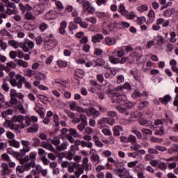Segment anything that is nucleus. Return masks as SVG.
I'll list each match as a JSON object with an SVG mask.
<instances>
[{
	"mask_svg": "<svg viewBox=\"0 0 178 178\" xmlns=\"http://www.w3.org/2000/svg\"><path fill=\"white\" fill-rule=\"evenodd\" d=\"M24 74L25 76H26L27 77H33V76H35V70H32L31 69H29V70H26L25 72H24Z\"/></svg>",
	"mask_w": 178,
	"mask_h": 178,
	"instance_id": "a19ab883",
	"label": "nucleus"
},
{
	"mask_svg": "<svg viewBox=\"0 0 178 178\" xmlns=\"http://www.w3.org/2000/svg\"><path fill=\"white\" fill-rule=\"evenodd\" d=\"M96 16H97L99 19H102L104 20H106V19L109 17L108 13L99 11L96 12Z\"/></svg>",
	"mask_w": 178,
	"mask_h": 178,
	"instance_id": "b1692460",
	"label": "nucleus"
},
{
	"mask_svg": "<svg viewBox=\"0 0 178 178\" xmlns=\"http://www.w3.org/2000/svg\"><path fill=\"white\" fill-rule=\"evenodd\" d=\"M83 10L86 12H88V13H90V15H92L94 12H95V10L92 6H91V3H90L88 1H85L82 5Z\"/></svg>",
	"mask_w": 178,
	"mask_h": 178,
	"instance_id": "1a4fd4ad",
	"label": "nucleus"
},
{
	"mask_svg": "<svg viewBox=\"0 0 178 178\" xmlns=\"http://www.w3.org/2000/svg\"><path fill=\"white\" fill-rule=\"evenodd\" d=\"M44 41L45 42L44 48H46L47 51L54 49V48H56V45H58V40L54 39V35L52 34H50L49 36L46 37L44 39Z\"/></svg>",
	"mask_w": 178,
	"mask_h": 178,
	"instance_id": "7ed1b4c3",
	"label": "nucleus"
},
{
	"mask_svg": "<svg viewBox=\"0 0 178 178\" xmlns=\"http://www.w3.org/2000/svg\"><path fill=\"white\" fill-rule=\"evenodd\" d=\"M1 88L5 91V92H8L10 90L9 84L6 82H3L1 85Z\"/></svg>",
	"mask_w": 178,
	"mask_h": 178,
	"instance_id": "69168bd1",
	"label": "nucleus"
},
{
	"mask_svg": "<svg viewBox=\"0 0 178 178\" xmlns=\"http://www.w3.org/2000/svg\"><path fill=\"white\" fill-rule=\"evenodd\" d=\"M56 6H57V9L58 10V13L60 15V16H65L66 12H61L64 9L63 4H62V2L59 1H56Z\"/></svg>",
	"mask_w": 178,
	"mask_h": 178,
	"instance_id": "2eb2a0df",
	"label": "nucleus"
},
{
	"mask_svg": "<svg viewBox=\"0 0 178 178\" xmlns=\"http://www.w3.org/2000/svg\"><path fill=\"white\" fill-rule=\"evenodd\" d=\"M31 146L32 147H38V145H40V144L41 143V140H40V139L38 138H33L31 139Z\"/></svg>",
	"mask_w": 178,
	"mask_h": 178,
	"instance_id": "37998d69",
	"label": "nucleus"
},
{
	"mask_svg": "<svg viewBox=\"0 0 178 178\" xmlns=\"http://www.w3.org/2000/svg\"><path fill=\"white\" fill-rule=\"evenodd\" d=\"M35 79H38V80H45L47 79V75L45 74L39 72L38 74H35Z\"/></svg>",
	"mask_w": 178,
	"mask_h": 178,
	"instance_id": "680f3d73",
	"label": "nucleus"
},
{
	"mask_svg": "<svg viewBox=\"0 0 178 178\" xmlns=\"http://www.w3.org/2000/svg\"><path fill=\"white\" fill-rule=\"evenodd\" d=\"M168 154H173L174 152H178V145L176 144L172 145L171 147L168 149Z\"/></svg>",
	"mask_w": 178,
	"mask_h": 178,
	"instance_id": "58836bf2",
	"label": "nucleus"
},
{
	"mask_svg": "<svg viewBox=\"0 0 178 178\" xmlns=\"http://www.w3.org/2000/svg\"><path fill=\"white\" fill-rule=\"evenodd\" d=\"M147 16L149 17V20H150V23H152V22L155 20V11H154V10H150Z\"/></svg>",
	"mask_w": 178,
	"mask_h": 178,
	"instance_id": "c03bdc74",
	"label": "nucleus"
},
{
	"mask_svg": "<svg viewBox=\"0 0 178 178\" xmlns=\"http://www.w3.org/2000/svg\"><path fill=\"white\" fill-rule=\"evenodd\" d=\"M113 99L116 100L117 102H123V101H126L127 99V97L125 95H114L113 96Z\"/></svg>",
	"mask_w": 178,
	"mask_h": 178,
	"instance_id": "412c9836",
	"label": "nucleus"
},
{
	"mask_svg": "<svg viewBox=\"0 0 178 178\" xmlns=\"http://www.w3.org/2000/svg\"><path fill=\"white\" fill-rule=\"evenodd\" d=\"M2 176H7L12 173V170L9 169V165L6 163H1Z\"/></svg>",
	"mask_w": 178,
	"mask_h": 178,
	"instance_id": "9d476101",
	"label": "nucleus"
},
{
	"mask_svg": "<svg viewBox=\"0 0 178 178\" xmlns=\"http://www.w3.org/2000/svg\"><path fill=\"white\" fill-rule=\"evenodd\" d=\"M116 38H115L106 37L104 38V42L106 45H108V47L116 45Z\"/></svg>",
	"mask_w": 178,
	"mask_h": 178,
	"instance_id": "f8f14e48",
	"label": "nucleus"
},
{
	"mask_svg": "<svg viewBox=\"0 0 178 178\" xmlns=\"http://www.w3.org/2000/svg\"><path fill=\"white\" fill-rule=\"evenodd\" d=\"M88 112L90 114V115L88 116H93V118H98V116H100L101 113L98 111L95 108H89L87 109Z\"/></svg>",
	"mask_w": 178,
	"mask_h": 178,
	"instance_id": "6ab92c4d",
	"label": "nucleus"
},
{
	"mask_svg": "<svg viewBox=\"0 0 178 178\" xmlns=\"http://www.w3.org/2000/svg\"><path fill=\"white\" fill-rule=\"evenodd\" d=\"M44 17L45 20H54V19L56 17V15H55V11L54 10L48 11L44 14Z\"/></svg>",
	"mask_w": 178,
	"mask_h": 178,
	"instance_id": "4468645a",
	"label": "nucleus"
},
{
	"mask_svg": "<svg viewBox=\"0 0 178 178\" xmlns=\"http://www.w3.org/2000/svg\"><path fill=\"white\" fill-rule=\"evenodd\" d=\"M107 95H109V97H112L113 99V97H115V95H118L116 90L114 89H108V91L106 92Z\"/></svg>",
	"mask_w": 178,
	"mask_h": 178,
	"instance_id": "5fc2aeb1",
	"label": "nucleus"
},
{
	"mask_svg": "<svg viewBox=\"0 0 178 178\" xmlns=\"http://www.w3.org/2000/svg\"><path fill=\"white\" fill-rule=\"evenodd\" d=\"M56 149L60 152L62 151H65V149H67V143H61L60 145L56 147Z\"/></svg>",
	"mask_w": 178,
	"mask_h": 178,
	"instance_id": "f704fd0d",
	"label": "nucleus"
},
{
	"mask_svg": "<svg viewBox=\"0 0 178 178\" xmlns=\"http://www.w3.org/2000/svg\"><path fill=\"white\" fill-rule=\"evenodd\" d=\"M19 47L22 48V49L24 51V52H29V47H27V42H19Z\"/></svg>",
	"mask_w": 178,
	"mask_h": 178,
	"instance_id": "de8ad7c7",
	"label": "nucleus"
},
{
	"mask_svg": "<svg viewBox=\"0 0 178 178\" xmlns=\"http://www.w3.org/2000/svg\"><path fill=\"white\" fill-rule=\"evenodd\" d=\"M141 95H145V97H148V93L147 92H144L143 94L141 95L138 90H135V92L132 93V98H137L138 97H141Z\"/></svg>",
	"mask_w": 178,
	"mask_h": 178,
	"instance_id": "ea45409f",
	"label": "nucleus"
},
{
	"mask_svg": "<svg viewBox=\"0 0 178 178\" xmlns=\"http://www.w3.org/2000/svg\"><path fill=\"white\" fill-rule=\"evenodd\" d=\"M0 34L3 37L7 36V37H9L10 38H12V37H13V35H12V34L9 33V31H8V30H6V29H1L0 31Z\"/></svg>",
	"mask_w": 178,
	"mask_h": 178,
	"instance_id": "e433bc0d",
	"label": "nucleus"
},
{
	"mask_svg": "<svg viewBox=\"0 0 178 178\" xmlns=\"http://www.w3.org/2000/svg\"><path fill=\"white\" fill-rule=\"evenodd\" d=\"M113 130L114 136H120V131H123V127L121 126H115Z\"/></svg>",
	"mask_w": 178,
	"mask_h": 178,
	"instance_id": "c85d7f7f",
	"label": "nucleus"
},
{
	"mask_svg": "<svg viewBox=\"0 0 178 178\" xmlns=\"http://www.w3.org/2000/svg\"><path fill=\"white\" fill-rule=\"evenodd\" d=\"M109 166H111L109 163H107L105 165H99L96 167V172H97V173H99L101 170H104V169L106 170H108V169H109Z\"/></svg>",
	"mask_w": 178,
	"mask_h": 178,
	"instance_id": "cd10ccee",
	"label": "nucleus"
},
{
	"mask_svg": "<svg viewBox=\"0 0 178 178\" xmlns=\"http://www.w3.org/2000/svg\"><path fill=\"white\" fill-rule=\"evenodd\" d=\"M47 143H51L53 144V145L58 146L59 144H60V139L58 137H54V139L48 138Z\"/></svg>",
	"mask_w": 178,
	"mask_h": 178,
	"instance_id": "bb28decb",
	"label": "nucleus"
},
{
	"mask_svg": "<svg viewBox=\"0 0 178 178\" xmlns=\"http://www.w3.org/2000/svg\"><path fill=\"white\" fill-rule=\"evenodd\" d=\"M131 51H133V47L131 46L117 47L114 51H111V56L108 57V60H110L111 63L123 65V63L127 62V57L123 56H124V54L131 52Z\"/></svg>",
	"mask_w": 178,
	"mask_h": 178,
	"instance_id": "f257e3e1",
	"label": "nucleus"
},
{
	"mask_svg": "<svg viewBox=\"0 0 178 178\" xmlns=\"http://www.w3.org/2000/svg\"><path fill=\"white\" fill-rule=\"evenodd\" d=\"M92 143L91 142H86L84 140H81V147H82V148L84 147H87V148H90V149H92Z\"/></svg>",
	"mask_w": 178,
	"mask_h": 178,
	"instance_id": "2f4dec72",
	"label": "nucleus"
},
{
	"mask_svg": "<svg viewBox=\"0 0 178 178\" xmlns=\"http://www.w3.org/2000/svg\"><path fill=\"white\" fill-rule=\"evenodd\" d=\"M15 170H16L17 175V173H19V175H22L24 172V168L22 165H17L16 167Z\"/></svg>",
	"mask_w": 178,
	"mask_h": 178,
	"instance_id": "0e129e2a",
	"label": "nucleus"
},
{
	"mask_svg": "<svg viewBox=\"0 0 178 178\" xmlns=\"http://www.w3.org/2000/svg\"><path fill=\"white\" fill-rule=\"evenodd\" d=\"M118 12L122 15V16H124L127 12V10H126V7L124 6V4L120 3L118 8Z\"/></svg>",
	"mask_w": 178,
	"mask_h": 178,
	"instance_id": "473e14b6",
	"label": "nucleus"
},
{
	"mask_svg": "<svg viewBox=\"0 0 178 178\" xmlns=\"http://www.w3.org/2000/svg\"><path fill=\"white\" fill-rule=\"evenodd\" d=\"M40 106H41V104H37L34 108V111H35V112L40 115V118H44V116H45V113H44V111L40 108Z\"/></svg>",
	"mask_w": 178,
	"mask_h": 178,
	"instance_id": "393cba45",
	"label": "nucleus"
},
{
	"mask_svg": "<svg viewBox=\"0 0 178 178\" xmlns=\"http://www.w3.org/2000/svg\"><path fill=\"white\" fill-rule=\"evenodd\" d=\"M69 106L71 109V111H76L77 109V103L76 102H69Z\"/></svg>",
	"mask_w": 178,
	"mask_h": 178,
	"instance_id": "13d9d810",
	"label": "nucleus"
},
{
	"mask_svg": "<svg viewBox=\"0 0 178 178\" xmlns=\"http://www.w3.org/2000/svg\"><path fill=\"white\" fill-rule=\"evenodd\" d=\"M70 33L71 34H73V30H77V29H79V26H77V24H74V22H70Z\"/></svg>",
	"mask_w": 178,
	"mask_h": 178,
	"instance_id": "8fccbe9b",
	"label": "nucleus"
},
{
	"mask_svg": "<svg viewBox=\"0 0 178 178\" xmlns=\"http://www.w3.org/2000/svg\"><path fill=\"white\" fill-rule=\"evenodd\" d=\"M21 144L23 147V149H21V155H22V156H26V154L31 151V147L30 146L31 145V143L29 140H22Z\"/></svg>",
	"mask_w": 178,
	"mask_h": 178,
	"instance_id": "39448f33",
	"label": "nucleus"
},
{
	"mask_svg": "<svg viewBox=\"0 0 178 178\" xmlns=\"http://www.w3.org/2000/svg\"><path fill=\"white\" fill-rule=\"evenodd\" d=\"M24 17L25 20H34L35 19V16H34V15H33V13H31L30 11H27L24 14Z\"/></svg>",
	"mask_w": 178,
	"mask_h": 178,
	"instance_id": "c756f323",
	"label": "nucleus"
},
{
	"mask_svg": "<svg viewBox=\"0 0 178 178\" xmlns=\"http://www.w3.org/2000/svg\"><path fill=\"white\" fill-rule=\"evenodd\" d=\"M75 154H76V151L74 150V145H71L70 149L67 153V159L69 161H72V159H73V156H74Z\"/></svg>",
	"mask_w": 178,
	"mask_h": 178,
	"instance_id": "a211bd4d",
	"label": "nucleus"
},
{
	"mask_svg": "<svg viewBox=\"0 0 178 178\" xmlns=\"http://www.w3.org/2000/svg\"><path fill=\"white\" fill-rule=\"evenodd\" d=\"M40 126L38 124H35L27 129L28 133H35L36 131H38Z\"/></svg>",
	"mask_w": 178,
	"mask_h": 178,
	"instance_id": "7c9ffc66",
	"label": "nucleus"
},
{
	"mask_svg": "<svg viewBox=\"0 0 178 178\" xmlns=\"http://www.w3.org/2000/svg\"><path fill=\"white\" fill-rule=\"evenodd\" d=\"M116 173L120 178H128L130 176L129 170L126 168H118L116 170Z\"/></svg>",
	"mask_w": 178,
	"mask_h": 178,
	"instance_id": "6e6552de",
	"label": "nucleus"
},
{
	"mask_svg": "<svg viewBox=\"0 0 178 178\" xmlns=\"http://www.w3.org/2000/svg\"><path fill=\"white\" fill-rule=\"evenodd\" d=\"M67 27V22L66 21H62L60 24L59 33L60 34H65L66 33V29Z\"/></svg>",
	"mask_w": 178,
	"mask_h": 178,
	"instance_id": "aec40b11",
	"label": "nucleus"
},
{
	"mask_svg": "<svg viewBox=\"0 0 178 178\" xmlns=\"http://www.w3.org/2000/svg\"><path fill=\"white\" fill-rule=\"evenodd\" d=\"M108 28L110 31H115V30H118V22L115 21L111 22L108 25Z\"/></svg>",
	"mask_w": 178,
	"mask_h": 178,
	"instance_id": "4c0bfd02",
	"label": "nucleus"
},
{
	"mask_svg": "<svg viewBox=\"0 0 178 178\" xmlns=\"http://www.w3.org/2000/svg\"><path fill=\"white\" fill-rule=\"evenodd\" d=\"M3 126H4V127H9V129H10V130H15L16 131H17V124H13L10 121H6L3 123Z\"/></svg>",
	"mask_w": 178,
	"mask_h": 178,
	"instance_id": "dca6fc26",
	"label": "nucleus"
},
{
	"mask_svg": "<svg viewBox=\"0 0 178 178\" xmlns=\"http://www.w3.org/2000/svg\"><path fill=\"white\" fill-rule=\"evenodd\" d=\"M139 124L140 126H144L145 127H148L151 122L147 120H139Z\"/></svg>",
	"mask_w": 178,
	"mask_h": 178,
	"instance_id": "603ef678",
	"label": "nucleus"
},
{
	"mask_svg": "<svg viewBox=\"0 0 178 178\" xmlns=\"http://www.w3.org/2000/svg\"><path fill=\"white\" fill-rule=\"evenodd\" d=\"M45 10V8H44L41 4H37L33 8V13L36 16H38V15H41Z\"/></svg>",
	"mask_w": 178,
	"mask_h": 178,
	"instance_id": "9b49d317",
	"label": "nucleus"
},
{
	"mask_svg": "<svg viewBox=\"0 0 178 178\" xmlns=\"http://www.w3.org/2000/svg\"><path fill=\"white\" fill-rule=\"evenodd\" d=\"M12 113H13V110L8 108L6 111H4L1 113V117L5 118H6V116H8L9 115H12Z\"/></svg>",
	"mask_w": 178,
	"mask_h": 178,
	"instance_id": "4d7b16f0",
	"label": "nucleus"
},
{
	"mask_svg": "<svg viewBox=\"0 0 178 178\" xmlns=\"http://www.w3.org/2000/svg\"><path fill=\"white\" fill-rule=\"evenodd\" d=\"M8 44L10 47H13L15 49H17V48H19V43H17V42H16L15 40L8 41Z\"/></svg>",
	"mask_w": 178,
	"mask_h": 178,
	"instance_id": "bf43d9fd",
	"label": "nucleus"
},
{
	"mask_svg": "<svg viewBox=\"0 0 178 178\" xmlns=\"http://www.w3.org/2000/svg\"><path fill=\"white\" fill-rule=\"evenodd\" d=\"M141 131L143 134H146V136H152V131L151 129H148L147 128H143Z\"/></svg>",
	"mask_w": 178,
	"mask_h": 178,
	"instance_id": "052dcab7",
	"label": "nucleus"
},
{
	"mask_svg": "<svg viewBox=\"0 0 178 178\" xmlns=\"http://www.w3.org/2000/svg\"><path fill=\"white\" fill-rule=\"evenodd\" d=\"M26 159L29 163L35 166V161H37V152H31L29 155L26 156Z\"/></svg>",
	"mask_w": 178,
	"mask_h": 178,
	"instance_id": "0eeeda50",
	"label": "nucleus"
},
{
	"mask_svg": "<svg viewBox=\"0 0 178 178\" xmlns=\"http://www.w3.org/2000/svg\"><path fill=\"white\" fill-rule=\"evenodd\" d=\"M173 12H175L174 8H168L164 11L163 16H165V17H170V16H172V13H173Z\"/></svg>",
	"mask_w": 178,
	"mask_h": 178,
	"instance_id": "79ce46f5",
	"label": "nucleus"
},
{
	"mask_svg": "<svg viewBox=\"0 0 178 178\" xmlns=\"http://www.w3.org/2000/svg\"><path fill=\"white\" fill-rule=\"evenodd\" d=\"M101 90V86L97 85L96 86L90 87V92L93 94H98V92Z\"/></svg>",
	"mask_w": 178,
	"mask_h": 178,
	"instance_id": "09e8293b",
	"label": "nucleus"
},
{
	"mask_svg": "<svg viewBox=\"0 0 178 178\" xmlns=\"http://www.w3.org/2000/svg\"><path fill=\"white\" fill-rule=\"evenodd\" d=\"M27 79L26 77L22 76V74H17L15 79H10L9 83L12 87H17V88H22L23 84L26 83Z\"/></svg>",
	"mask_w": 178,
	"mask_h": 178,
	"instance_id": "f03ea898",
	"label": "nucleus"
},
{
	"mask_svg": "<svg viewBox=\"0 0 178 178\" xmlns=\"http://www.w3.org/2000/svg\"><path fill=\"white\" fill-rule=\"evenodd\" d=\"M16 63H15V62L13 61H10L6 63V66L7 67H8L9 69H16Z\"/></svg>",
	"mask_w": 178,
	"mask_h": 178,
	"instance_id": "774afa93",
	"label": "nucleus"
},
{
	"mask_svg": "<svg viewBox=\"0 0 178 178\" xmlns=\"http://www.w3.org/2000/svg\"><path fill=\"white\" fill-rule=\"evenodd\" d=\"M150 141L152 143H157L158 144H161V143H163V139L162 138H158L155 136H152L150 138Z\"/></svg>",
	"mask_w": 178,
	"mask_h": 178,
	"instance_id": "6e6d98bb",
	"label": "nucleus"
},
{
	"mask_svg": "<svg viewBox=\"0 0 178 178\" xmlns=\"http://www.w3.org/2000/svg\"><path fill=\"white\" fill-rule=\"evenodd\" d=\"M39 3L43 7L49 6V0H39Z\"/></svg>",
	"mask_w": 178,
	"mask_h": 178,
	"instance_id": "338daca9",
	"label": "nucleus"
},
{
	"mask_svg": "<svg viewBox=\"0 0 178 178\" xmlns=\"http://www.w3.org/2000/svg\"><path fill=\"white\" fill-rule=\"evenodd\" d=\"M23 167L24 172H30L31 168H35V165H33V164H31V163H26L23 165Z\"/></svg>",
	"mask_w": 178,
	"mask_h": 178,
	"instance_id": "a18cd8bd",
	"label": "nucleus"
},
{
	"mask_svg": "<svg viewBox=\"0 0 178 178\" xmlns=\"http://www.w3.org/2000/svg\"><path fill=\"white\" fill-rule=\"evenodd\" d=\"M137 9L140 13H143V12H147V10H148V6L144 4L138 7Z\"/></svg>",
	"mask_w": 178,
	"mask_h": 178,
	"instance_id": "864d4df0",
	"label": "nucleus"
},
{
	"mask_svg": "<svg viewBox=\"0 0 178 178\" xmlns=\"http://www.w3.org/2000/svg\"><path fill=\"white\" fill-rule=\"evenodd\" d=\"M68 131L70 134L65 135V138L69 143L73 144V143H74V138H79V137H80V134H79L76 129L73 128L70 129Z\"/></svg>",
	"mask_w": 178,
	"mask_h": 178,
	"instance_id": "20e7f679",
	"label": "nucleus"
},
{
	"mask_svg": "<svg viewBox=\"0 0 178 178\" xmlns=\"http://www.w3.org/2000/svg\"><path fill=\"white\" fill-rule=\"evenodd\" d=\"M133 56L134 58V59H136V60L141 59V58H143V50H141V49H136L133 54Z\"/></svg>",
	"mask_w": 178,
	"mask_h": 178,
	"instance_id": "4be33fe9",
	"label": "nucleus"
},
{
	"mask_svg": "<svg viewBox=\"0 0 178 178\" xmlns=\"http://www.w3.org/2000/svg\"><path fill=\"white\" fill-rule=\"evenodd\" d=\"M24 120V116L23 115H14L11 119V122H13V123H22Z\"/></svg>",
	"mask_w": 178,
	"mask_h": 178,
	"instance_id": "5701e85b",
	"label": "nucleus"
},
{
	"mask_svg": "<svg viewBox=\"0 0 178 178\" xmlns=\"http://www.w3.org/2000/svg\"><path fill=\"white\" fill-rule=\"evenodd\" d=\"M168 168V165L163 162H160L159 163V169H161V170H163V172H165V170H166V169Z\"/></svg>",
	"mask_w": 178,
	"mask_h": 178,
	"instance_id": "e2e57ef3",
	"label": "nucleus"
},
{
	"mask_svg": "<svg viewBox=\"0 0 178 178\" xmlns=\"http://www.w3.org/2000/svg\"><path fill=\"white\" fill-rule=\"evenodd\" d=\"M159 101L163 104V105H166L169 101H170V95H166L163 98H159Z\"/></svg>",
	"mask_w": 178,
	"mask_h": 178,
	"instance_id": "72a5a7b5",
	"label": "nucleus"
},
{
	"mask_svg": "<svg viewBox=\"0 0 178 178\" xmlns=\"http://www.w3.org/2000/svg\"><path fill=\"white\" fill-rule=\"evenodd\" d=\"M104 40V35L101 33H97L93 36H92L91 41L94 44H97V42H101Z\"/></svg>",
	"mask_w": 178,
	"mask_h": 178,
	"instance_id": "ddd939ff",
	"label": "nucleus"
},
{
	"mask_svg": "<svg viewBox=\"0 0 178 178\" xmlns=\"http://www.w3.org/2000/svg\"><path fill=\"white\" fill-rule=\"evenodd\" d=\"M124 17H126V19L129 20H133V19L136 17V14H134V12L129 13V11H127V13L124 15Z\"/></svg>",
	"mask_w": 178,
	"mask_h": 178,
	"instance_id": "49530a36",
	"label": "nucleus"
},
{
	"mask_svg": "<svg viewBox=\"0 0 178 178\" xmlns=\"http://www.w3.org/2000/svg\"><path fill=\"white\" fill-rule=\"evenodd\" d=\"M117 111H118V112H120V113H123V115H124L125 116L129 115V111H127V109L120 106H118L116 107Z\"/></svg>",
	"mask_w": 178,
	"mask_h": 178,
	"instance_id": "c9c22d12",
	"label": "nucleus"
},
{
	"mask_svg": "<svg viewBox=\"0 0 178 178\" xmlns=\"http://www.w3.org/2000/svg\"><path fill=\"white\" fill-rule=\"evenodd\" d=\"M106 123V118H103L97 121V124L99 125V129H102Z\"/></svg>",
	"mask_w": 178,
	"mask_h": 178,
	"instance_id": "3c124183",
	"label": "nucleus"
},
{
	"mask_svg": "<svg viewBox=\"0 0 178 178\" xmlns=\"http://www.w3.org/2000/svg\"><path fill=\"white\" fill-rule=\"evenodd\" d=\"M90 154L91 155L90 161L93 165H97L99 163V155L97 154V151L94 149H91L90 151Z\"/></svg>",
	"mask_w": 178,
	"mask_h": 178,
	"instance_id": "423d86ee",
	"label": "nucleus"
},
{
	"mask_svg": "<svg viewBox=\"0 0 178 178\" xmlns=\"http://www.w3.org/2000/svg\"><path fill=\"white\" fill-rule=\"evenodd\" d=\"M8 144L10 147H13L14 148H20V143L15 139L9 140Z\"/></svg>",
	"mask_w": 178,
	"mask_h": 178,
	"instance_id": "a878e982",
	"label": "nucleus"
},
{
	"mask_svg": "<svg viewBox=\"0 0 178 178\" xmlns=\"http://www.w3.org/2000/svg\"><path fill=\"white\" fill-rule=\"evenodd\" d=\"M14 62H15L17 66H19L21 67H24V68L29 67V63H27V61H24L22 59H15Z\"/></svg>",
	"mask_w": 178,
	"mask_h": 178,
	"instance_id": "f3484780",
	"label": "nucleus"
}]
</instances>
